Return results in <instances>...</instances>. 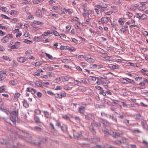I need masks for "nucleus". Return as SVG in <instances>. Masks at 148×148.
<instances>
[{"mask_svg": "<svg viewBox=\"0 0 148 148\" xmlns=\"http://www.w3.org/2000/svg\"><path fill=\"white\" fill-rule=\"evenodd\" d=\"M118 22L120 25H122L124 24V22L122 18H120L118 21Z\"/></svg>", "mask_w": 148, "mask_h": 148, "instance_id": "c85d7f7f", "label": "nucleus"}, {"mask_svg": "<svg viewBox=\"0 0 148 148\" xmlns=\"http://www.w3.org/2000/svg\"><path fill=\"white\" fill-rule=\"evenodd\" d=\"M71 60L70 59H64L62 60V62L64 63H69L71 62Z\"/></svg>", "mask_w": 148, "mask_h": 148, "instance_id": "f704fd0d", "label": "nucleus"}, {"mask_svg": "<svg viewBox=\"0 0 148 148\" xmlns=\"http://www.w3.org/2000/svg\"><path fill=\"white\" fill-rule=\"evenodd\" d=\"M84 57V59L87 61L92 62L94 61V60L91 58L90 55L89 54L85 55Z\"/></svg>", "mask_w": 148, "mask_h": 148, "instance_id": "0eeeda50", "label": "nucleus"}, {"mask_svg": "<svg viewBox=\"0 0 148 148\" xmlns=\"http://www.w3.org/2000/svg\"><path fill=\"white\" fill-rule=\"evenodd\" d=\"M27 15L28 16L27 17V19L28 20H31L34 19V17L31 13L29 12H28L27 13Z\"/></svg>", "mask_w": 148, "mask_h": 148, "instance_id": "a211bd4d", "label": "nucleus"}, {"mask_svg": "<svg viewBox=\"0 0 148 148\" xmlns=\"http://www.w3.org/2000/svg\"><path fill=\"white\" fill-rule=\"evenodd\" d=\"M74 83L75 85L80 86L81 85V82L78 80H75Z\"/></svg>", "mask_w": 148, "mask_h": 148, "instance_id": "e2e57ef3", "label": "nucleus"}, {"mask_svg": "<svg viewBox=\"0 0 148 148\" xmlns=\"http://www.w3.org/2000/svg\"><path fill=\"white\" fill-rule=\"evenodd\" d=\"M60 10H58L57 11V12L60 14H65L66 12V9L65 8L63 9L61 8Z\"/></svg>", "mask_w": 148, "mask_h": 148, "instance_id": "4468645a", "label": "nucleus"}, {"mask_svg": "<svg viewBox=\"0 0 148 148\" xmlns=\"http://www.w3.org/2000/svg\"><path fill=\"white\" fill-rule=\"evenodd\" d=\"M92 115L91 113H88L85 116V118L86 119L89 120L92 118Z\"/></svg>", "mask_w": 148, "mask_h": 148, "instance_id": "412c9836", "label": "nucleus"}, {"mask_svg": "<svg viewBox=\"0 0 148 148\" xmlns=\"http://www.w3.org/2000/svg\"><path fill=\"white\" fill-rule=\"evenodd\" d=\"M68 46L61 45L60 47V49L61 50H68Z\"/></svg>", "mask_w": 148, "mask_h": 148, "instance_id": "473e14b6", "label": "nucleus"}, {"mask_svg": "<svg viewBox=\"0 0 148 148\" xmlns=\"http://www.w3.org/2000/svg\"><path fill=\"white\" fill-rule=\"evenodd\" d=\"M61 8V6L60 5H55L53 6L52 9L53 10H57L58 11Z\"/></svg>", "mask_w": 148, "mask_h": 148, "instance_id": "4be33fe9", "label": "nucleus"}, {"mask_svg": "<svg viewBox=\"0 0 148 148\" xmlns=\"http://www.w3.org/2000/svg\"><path fill=\"white\" fill-rule=\"evenodd\" d=\"M12 62L13 64L12 66L13 67H16L18 66V63L15 60H13L12 61Z\"/></svg>", "mask_w": 148, "mask_h": 148, "instance_id": "864d4df0", "label": "nucleus"}, {"mask_svg": "<svg viewBox=\"0 0 148 148\" xmlns=\"http://www.w3.org/2000/svg\"><path fill=\"white\" fill-rule=\"evenodd\" d=\"M99 93L100 94L104 96H105L106 95V92H104V90H103L102 89L101 91L99 92Z\"/></svg>", "mask_w": 148, "mask_h": 148, "instance_id": "69168bd1", "label": "nucleus"}, {"mask_svg": "<svg viewBox=\"0 0 148 148\" xmlns=\"http://www.w3.org/2000/svg\"><path fill=\"white\" fill-rule=\"evenodd\" d=\"M23 106L25 107L26 108H28L29 106V105L27 102L25 101H24V103H23Z\"/></svg>", "mask_w": 148, "mask_h": 148, "instance_id": "bf43d9fd", "label": "nucleus"}, {"mask_svg": "<svg viewBox=\"0 0 148 148\" xmlns=\"http://www.w3.org/2000/svg\"><path fill=\"white\" fill-rule=\"evenodd\" d=\"M94 124L93 123H91V126L89 127V130L91 131L93 134H95V132L92 126Z\"/></svg>", "mask_w": 148, "mask_h": 148, "instance_id": "a878e982", "label": "nucleus"}, {"mask_svg": "<svg viewBox=\"0 0 148 148\" xmlns=\"http://www.w3.org/2000/svg\"><path fill=\"white\" fill-rule=\"evenodd\" d=\"M133 14L132 13L130 12L127 11L126 12L125 14L124 15L123 17L124 18H130L132 17Z\"/></svg>", "mask_w": 148, "mask_h": 148, "instance_id": "9b49d317", "label": "nucleus"}, {"mask_svg": "<svg viewBox=\"0 0 148 148\" xmlns=\"http://www.w3.org/2000/svg\"><path fill=\"white\" fill-rule=\"evenodd\" d=\"M43 69L44 70H47L48 71H51L54 70V68L51 66L45 67H43Z\"/></svg>", "mask_w": 148, "mask_h": 148, "instance_id": "5701e85b", "label": "nucleus"}, {"mask_svg": "<svg viewBox=\"0 0 148 148\" xmlns=\"http://www.w3.org/2000/svg\"><path fill=\"white\" fill-rule=\"evenodd\" d=\"M68 50L72 51H74L76 50V49L73 47H68Z\"/></svg>", "mask_w": 148, "mask_h": 148, "instance_id": "774afa93", "label": "nucleus"}, {"mask_svg": "<svg viewBox=\"0 0 148 148\" xmlns=\"http://www.w3.org/2000/svg\"><path fill=\"white\" fill-rule=\"evenodd\" d=\"M111 25L112 27L114 28L115 31H117L118 30V28L117 27L116 24V23H112Z\"/></svg>", "mask_w": 148, "mask_h": 148, "instance_id": "bb28decb", "label": "nucleus"}, {"mask_svg": "<svg viewBox=\"0 0 148 148\" xmlns=\"http://www.w3.org/2000/svg\"><path fill=\"white\" fill-rule=\"evenodd\" d=\"M42 64V62L41 61H39L36 62L35 63L34 66H38L41 65Z\"/></svg>", "mask_w": 148, "mask_h": 148, "instance_id": "79ce46f5", "label": "nucleus"}, {"mask_svg": "<svg viewBox=\"0 0 148 148\" xmlns=\"http://www.w3.org/2000/svg\"><path fill=\"white\" fill-rule=\"evenodd\" d=\"M60 38L63 40H66L69 39V38L67 37L64 34H61L60 35Z\"/></svg>", "mask_w": 148, "mask_h": 148, "instance_id": "2eb2a0df", "label": "nucleus"}, {"mask_svg": "<svg viewBox=\"0 0 148 148\" xmlns=\"http://www.w3.org/2000/svg\"><path fill=\"white\" fill-rule=\"evenodd\" d=\"M35 112L37 115H39L41 114V111L40 110L38 109H36L35 110Z\"/></svg>", "mask_w": 148, "mask_h": 148, "instance_id": "603ef678", "label": "nucleus"}, {"mask_svg": "<svg viewBox=\"0 0 148 148\" xmlns=\"http://www.w3.org/2000/svg\"><path fill=\"white\" fill-rule=\"evenodd\" d=\"M147 16L145 14H143L141 16V19L145 20L147 18Z\"/></svg>", "mask_w": 148, "mask_h": 148, "instance_id": "052dcab7", "label": "nucleus"}, {"mask_svg": "<svg viewBox=\"0 0 148 148\" xmlns=\"http://www.w3.org/2000/svg\"><path fill=\"white\" fill-rule=\"evenodd\" d=\"M61 79L62 82H66L68 81L71 79V77H69L62 76L61 77Z\"/></svg>", "mask_w": 148, "mask_h": 148, "instance_id": "dca6fc26", "label": "nucleus"}, {"mask_svg": "<svg viewBox=\"0 0 148 148\" xmlns=\"http://www.w3.org/2000/svg\"><path fill=\"white\" fill-rule=\"evenodd\" d=\"M49 16L50 17H54L56 18H58L59 17L58 14L53 13L49 14Z\"/></svg>", "mask_w": 148, "mask_h": 148, "instance_id": "e433bc0d", "label": "nucleus"}, {"mask_svg": "<svg viewBox=\"0 0 148 148\" xmlns=\"http://www.w3.org/2000/svg\"><path fill=\"white\" fill-rule=\"evenodd\" d=\"M79 90L82 92H84L86 91V88L84 86H80L78 88Z\"/></svg>", "mask_w": 148, "mask_h": 148, "instance_id": "393cba45", "label": "nucleus"}, {"mask_svg": "<svg viewBox=\"0 0 148 148\" xmlns=\"http://www.w3.org/2000/svg\"><path fill=\"white\" fill-rule=\"evenodd\" d=\"M52 32L51 31H50L48 30L47 32H45L43 33V35L44 36H48L49 35L51 34Z\"/></svg>", "mask_w": 148, "mask_h": 148, "instance_id": "b1692460", "label": "nucleus"}, {"mask_svg": "<svg viewBox=\"0 0 148 148\" xmlns=\"http://www.w3.org/2000/svg\"><path fill=\"white\" fill-rule=\"evenodd\" d=\"M6 71L3 70L0 71V81H2L5 79L6 76Z\"/></svg>", "mask_w": 148, "mask_h": 148, "instance_id": "7ed1b4c3", "label": "nucleus"}, {"mask_svg": "<svg viewBox=\"0 0 148 148\" xmlns=\"http://www.w3.org/2000/svg\"><path fill=\"white\" fill-rule=\"evenodd\" d=\"M36 16L37 17H41L42 16V13L41 11L39 10H38L36 11Z\"/></svg>", "mask_w": 148, "mask_h": 148, "instance_id": "f3484780", "label": "nucleus"}, {"mask_svg": "<svg viewBox=\"0 0 148 148\" xmlns=\"http://www.w3.org/2000/svg\"><path fill=\"white\" fill-rule=\"evenodd\" d=\"M72 88V87L69 86L68 85H65L64 87V88L65 89L68 90H71Z\"/></svg>", "mask_w": 148, "mask_h": 148, "instance_id": "338daca9", "label": "nucleus"}, {"mask_svg": "<svg viewBox=\"0 0 148 148\" xmlns=\"http://www.w3.org/2000/svg\"><path fill=\"white\" fill-rule=\"evenodd\" d=\"M139 87L141 89H143L145 88V84L143 82H141L139 84Z\"/></svg>", "mask_w": 148, "mask_h": 148, "instance_id": "c9c22d12", "label": "nucleus"}, {"mask_svg": "<svg viewBox=\"0 0 148 148\" xmlns=\"http://www.w3.org/2000/svg\"><path fill=\"white\" fill-rule=\"evenodd\" d=\"M110 20V18L108 17H104L101 18V21H99V22H101L102 24L106 23Z\"/></svg>", "mask_w": 148, "mask_h": 148, "instance_id": "423d86ee", "label": "nucleus"}, {"mask_svg": "<svg viewBox=\"0 0 148 148\" xmlns=\"http://www.w3.org/2000/svg\"><path fill=\"white\" fill-rule=\"evenodd\" d=\"M17 60L19 63H23L27 60V59L25 57H21L17 58Z\"/></svg>", "mask_w": 148, "mask_h": 148, "instance_id": "6e6552de", "label": "nucleus"}, {"mask_svg": "<svg viewBox=\"0 0 148 148\" xmlns=\"http://www.w3.org/2000/svg\"><path fill=\"white\" fill-rule=\"evenodd\" d=\"M128 26L126 25H124L123 27L121 29L119 32L120 33L125 34L127 31H128Z\"/></svg>", "mask_w": 148, "mask_h": 148, "instance_id": "39448f33", "label": "nucleus"}, {"mask_svg": "<svg viewBox=\"0 0 148 148\" xmlns=\"http://www.w3.org/2000/svg\"><path fill=\"white\" fill-rule=\"evenodd\" d=\"M96 78L95 77L93 76H90V81L95 82L96 79Z\"/></svg>", "mask_w": 148, "mask_h": 148, "instance_id": "0e129e2a", "label": "nucleus"}, {"mask_svg": "<svg viewBox=\"0 0 148 148\" xmlns=\"http://www.w3.org/2000/svg\"><path fill=\"white\" fill-rule=\"evenodd\" d=\"M33 23H34L35 24L40 25H42L43 24V22L36 20L34 21H33Z\"/></svg>", "mask_w": 148, "mask_h": 148, "instance_id": "cd10ccee", "label": "nucleus"}, {"mask_svg": "<svg viewBox=\"0 0 148 148\" xmlns=\"http://www.w3.org/2000/svg\"><path fill=\"white\" fill-rule=\"evenodd\" d=\"M23 42L25 43H27V44H29L30 43H32V42L29 40H28L27 39H25L23 40Z\"/></svg>", "mask_w": 148, "mask_h": 148, "instance_id": "4d7b16f0", "label": "nucleus"}, {"mask_svg": "<svg viewBox=\"0 0 148 148\" xmlns=\"http://www.w3.org/2000/svg\"><path fill=\"white\" fill-rule=\"evenodd\" d=\"M87 4L84 3L82 5V8L83 9L84 12H86V11Z\"/></svg>", "mask_w": 148, "mask_h": 148, "instance_id": "c756f323", "label": "nucleus"}, {"mask_svg": "<svg viewBox=\"0 0 148 148\" xmlns=\"http://www.w3.org/2000/svg\"><path fill=\"white\" fill-rule=\"evenodd\" d=\"M61 79V78L59 77L57 78L54 80V82L56 83H58L60 81Z\"/></svg>", "mask_w": 148, "mask_h": 148, "instance_id": "13d9d810", "label": "nucleus"}, {"mask_svg": "<svg viewBox=\"0 0 148 148\" xmlns=\"http://www.w3.org/2000/svg\"><path fill=\"white\" fill-rule=\"evenodd\" d=\"M43 113L45 117L47 118H51V113H49L48 112L46 111H43Z\"/></svg>", "mask_w": 148, "mask_h": 148, "instance_id": "ddd939ff", "label": "nucleus"}, {"mask_svg": "<svg viewBox=\"0 0 148 148\" xmlns=\"http://www.w3.org/2000/svg\"><path fill=\"white\" fill-rule=\"evenodd\" d=\"M73 136L74 137L77 138H81V137H82V135L81 134H79L75 132H73Z\"/></svg>", "mask_w": 148, "mask_h": 148, "instance_id": "aec40b11", "label": "nucleus"}, {"mask_svg": "<svg viewBox=\"0 0 148 148\" xmlns=\"http://www.w3.org/2000/svg\"><path fill=\"white\" fill-rule=\"evenodd\" d=\"M66 12H68L69 14L70 15L73 13V10L71 9H66Z\"/></svg>", "mask_w": 148, "mask_h": 148, "instance_id": "09e8293b", "label": "nucleus"}, {"mask_svg": "<svg viewBox=\"0 0 148 148\" xmlns=\"http://www.w3.org/2000/svg\"><path fill=\"white\" fill-rule=\"evenodd\" d=\"M92 67L94 68H97V69H99L101 68V65L94 64L92 65Z\"/></svg>", "mask_w": 148, "mask_h": 148, "instance_id": "3c124183", "label": "nucleus"}, {"mask_svg": "<svg viewBox=\"0 0 148 148\" xmlns=\"http://www.w3.org/2000/svg\"><path fill=\"white\" fill-rule=\"evenodd\" d=\"M52 32L55 36H60V35H59L58 32L56 30H53Z\"/></svg>", "mask_w": 148, "mask_h": 148, "instance_id": "8fccbe9b", "label": "nucleus"}, {"mask_svg": "<svg viewBox=\"0 0 148 148\" xmlns=\"http://www.w3.org/2000/svg\"><path fill=\"white\" fill-rule=\"evenodd\" d=\"M110 67H112L113 69H117L119 67V65L117 64H112L110 65Z\"/></svg>", "mask_w": 148, "mask_h": 148, "instance_id": "ea45409f", "label": "nucleus"}, {"mask_svg": "<svg viewBox=\"0 0 148 148\" xmlns=\"http://www.w3.org/2000/svg\"><path fill=\"white\" fill-rule=\"evenodd\" d=\"M97 81L96 82V83L98 85H99L101 84H102L101 81V79H100V78H99L98 77H97Z\"/></svg>", "mask_w": 148, "mask_h": 148, "instance_id": "de8ad7c7", "label": "nucleus"}, {"mask_svg": "<svg viewBox=\"0 0 148 148\" xmlns=\"http://www.w3.org/2000/svg\"><path fill=\"white\" fill-rule=\"evenodd\" d=\"M18 113V110H15L12 111L10 113V118H7L5 120L7 122H8V120L10 119L13 123H15L16 121V117Z\"/></svg>", "mask_w": 148, "mask_h": 148, "instance_id": "f257e3e1", "label": "nucleus"}, {"mask_svg": "<svg viewBox=\"0 0 148 148\" xmlns=\"http://www.w3.org/2000/svg\"><path fill=\"white\" fill-rule=\"evenodd\" d=\"M14 32L16 34V38L20 37L22 35V32L20 31L18 29H15Z\"/></svg>", "mask_w": 148, "mask_h": 148, "instance_id": "9d476101", "label": "nucleus"}, {"mask_svg": "<svg viewBox=\"0 0 148 148\" xmlns=\"http://www.w3.org/2000/svg\"><path fill=\"white\" fill-rule=\"evenodd\" d=\"M45 54L46 57H47L50 60H52L53 59V57L51 55L46 53H45Z\"/></svg>", "mask_w": 148, "mask_h": 148, "instance_id": "37998d69", "label": "nucleus"}, {"mask_svg": "<svg viewBox=\"0 0 148 148\" xmlns=\"http://www.w3.org/2000/svg\"><path fill=\"white\" fill-rule=\"evenodd\" d=\"M141 32L145 37H147L148 36V32H147L145 31L142 30Z\"/></svg>", "mask_w": 148, "mask_h": 148, "instance_id": "5fc2aeb1", "label": "nucleus"}, {"mask_svg": "<svg viewBox=\"0 0 148 148\" xmlns=\"http://www.w3.org/2000/svg\"><path fill=\"white\" fill-rule=\"evenodd\" d=\"M20 44V42H16L13 45H12L11 46V48L12 49H17L19 47V45Z\"/></svg>", "mask_w": 148, "mask_h": 148, "instance_id": "f8f14e48", "label": "nucleus"}, {"mask_svg": "<svg viewBox=\"0 0 148 148\" xmlns=\"http://www.w3.org/2000/svg\"><path fill=\"white\" fill-rule=\"evenodd\" d=\"M33 130L36 131H41L42 129L39 127L36 126L33 127Z\"/></svg>", "mask_w": 148, "mask_h": 148, "instance_id": "72a5a7b5", "label": "nucleus"}, {"mask_svg": "<svg viewBox=\"0 0 148 148\" xmlns=\"http://www.w3.org/2000/svg\"><path fill=\"white\" fill-rule=\"evenodd\" d=\"M54 96L56 98L61 99L60 93H56L54 95Z\"/></svg>", "mask_w": 148, "mask_h": 148, "instance_id": "680f3d73", "label": "nucleus"}, {"mask_svg": "<svg viewBox=\"0 0 148 148\" xmlns=\"http://www.w3.org/2000/svg\"><path fill=\"white\" fill-rule=\"evenodd\" d=\"M75 56H76V58H78V59H84V55H79L78 56H77V55H76Z\"/></svg>", "mask_w": 148, "mask_h": 148, "instance_id": "6e6d98bb", "label": "nucleus"}, {"mask_svg": "<svg viewBox=\"0 0 148 148\" xmlns=\"http://www.w3.org/2000/svg\"><path fill=\"white\" fill-rule=\"evenodd\" d=\"M11 14L12 15H16L18 13V12L17 11L14 10H11Z\"/></svg>", "mask_w": 148, "mask_h": 148, "instance_id": "49530a36", "label": "nucleus"}, {"mask_svg": "<svg viewBox=\"0 0 148 148\" xmlns=\"http://www.w3.org/2000/svg\"><path fill=\"white\" fill-rule=\"evenodd\" d=\"M20 95V93L18 92L16 93L15 94L14 99V100H15V101H16L17 100L18 98L19 97Z\"/></svg>", "mask_w": 148, "mask_h": 148, "instance_id": "7c9ffc66", "label": "nucleus"}, {"mask_svg": "<svg viewBox=\"0 0 148 148\" xmlns=\"http://www.w3.org/2000/svg\"><path fill=\"white\" fill-rule=\"evenodd\" d=\"M74 21H76L78 23H76V24L80 25V21L79 19L77 17H75L74 18Z\"/></svg>", "mask_w": 148, "mask_h": 148, "instance_id": "c03bdc74", "label": "nucleus"}, {"mask_svg": "<svg viewBox=\"0 0 148 148\" xmlns=\"http://www.w3.org/2000/svg\"><path fill=\"white\" fill-rule=\"evenodd\" d=\"M61 129L62 130L63 132H65L66 131L67 129V126L65 125H63L61 127Z\"/></svg>", "mask_w": 148, "mask_h": 148, "instance_id": "a18cd8bd", "label": "nucleus"}, {"mask_svg": "<svg viewBox=\"0 0 148 148\" xmlns=\"http://www.w3.org/2000/svg\"><path fill=\"white\" fill-rule=\"evenodd\" d=\"M34 119L36 123H38L40 122V118L38 116H35L34 117Z\"/></svg>", "mask_w": 148, "mask_h": 148, "instance_id": "58836bf2", "label": "nucleus"}, {"mask_svg": "<svg viewBox=\"0 0 148 148\" xmlns=\"http://www.w3.org/2000/svg\"><path fill=\"white\" fill-rule=\"evenodd\" d=\"M101 82L102 84H108L109 83V81L105 79H101Z\"/></svg>", "mask_w": 148, "mask_h": 148, "instance_id": "2f4dec72", "label": "nucleus"}, {"mask_svg": "<svg viewBox=\"0 0 148 148\" xmlns=\"http://www.w3.org/2000/svg\"><path fill=\"white\" fill-rule=\"evenodd\" d=\"M61 99H62V97L66 96V93L64 91H62L60 93Z\"/></svg>", "mask_w": 148, "mask_h": 148, "instance_id": "a19ab883", "label": "nucleus"}, {"mask_svg": "<svg viewBox=\"0 0 148 148\" xmlns=\"http://www.w3.org/2000/svg\"><path fill=\"white\" fill-rule=\"evenodd\" d=\"M85 107L81 106L78 108V111L81 114H83L85 112Z\"/></svg>", "mask_w": 148, "mask_h": 148, "instance_id": "1a4fd4ad", "label": "nucleus"}, {"mask_svg": "<svg viewBox=\"0 0 148 148\" xmlns=\"http://www.w3.org/2000/svg\"><path fill=\"white\" fill-rule=\"evenodd\" d=\"M6 86L5 85L2 86L0 87V93H1L5 92L6 89Z\"/></svg>", "mask_w": 148, "mask_h": 148, "instance_id": "6ab92c4d", "label": "nucleus"}, {"mask_svg": "<svg viewBox=\"0 0 148 148\" xmlns=\"http://www.w3.org/2000/svg\"><path fill=\"white\" fill-rule=\"evenodd\" d=\"M13 38L12 35L11 34H8L5 36L3 37L1 40L2 43H6L8 42L9 40Z\"/></svg>", "mask_w": 148, "mask_h": 148, "instance_id": "f03ea898", "label": "nucleus"}, {"mask_svg": "<svg viewBox=\"0 0 148 148\" xmlns=\"http://www.w3.org/2000/svg\"><path fill=\"white\" fill-rule=\"evenodd\" d=\"M2 58L3 59L6 60H8L10 61H11L12 60V59L11 58H10L6 56H3L2 57Z\"/></svg>", "mask_w": 148, "mask_h": 148, "instance_id": "4c0bfd02", "label": "nucleus"}, {"mask_svg": "<svg viewBox=\"0 0 148 148\" xmlns=\"http://www.w3.org/2000/svg\"><path fill=\"white\" fill-rule=\"evenodd\" d=\"M123 82L124 84H127L128 83H130L131 84H133L134 83V81L132 79H129L127 78H123Z\"/></svg>", "mask_w": 148, "mask_h": 148, "instance_id": "20e7f679", "label": "nucleus"}]
</instances>
